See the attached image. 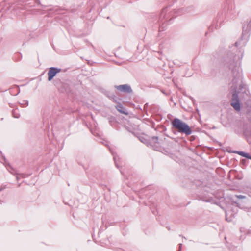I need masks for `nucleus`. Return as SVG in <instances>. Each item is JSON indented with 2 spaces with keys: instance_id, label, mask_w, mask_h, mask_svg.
I'll use <instances>...</instances> for the list:
<instances>
[{
  "instance_id": "f257e3e1",
  "label": "nucleus",
  "mask_w": 251,
  "mask_h": 251,
  "mask_svg": "<svg viewBox=\"0 0 251 251\" xmlns=\"http://www.w3.org/2000/svg\"><path fill=\"white\" fill-rule=\"evenodd\" d=\"M171 123L172 126L180 133L189 135L192 132L189 126L186 123L178 118H175Z\"/></svg>"
},
{
  "instance_id": "f03ea898",
  "label": "nucleus",
  "mask_w": 251,
  "mask_h": 251,
  "mask_svg": "<svg viewBox=\"0 0 251 251\" xmlns=\"http://www.w3.org/2000/svg\"><path fill=\"white\" fill-rule=\"evenodd\" d=\"M230 68L232 69L233 74L234 75H235L234 78L232 80L233 84H236L238 82L241 81L242 71L240 68V62H236L235 65L231 64L230 65Z\"/></svg>"
},
{
  "instance_id": "7ed1b4c3",
  "label": "nucleus",
  "mask_w": 251,
  "mask_h": 251,
  "mask_svg": "<svg viewBox=\"0 0 251 251\" xmlns=\"http://www.w3.org/2000/svg\"><path fill=\"white\" fill-rule=\"evenodd\" d=\"M232 87H233V90L235 91V92H236V86L235 85L233 86ZM231 105L236 111H239L240 110V104L239 102V99L237 94L236 93L233 94Z\"/></svg>"
},
{
  "instance_id": "20e7f679",
  "label": "nucleus",
  "mask_w": 251,
  "mask_h": 251,
  "mask_svg": "<svg viewBox=\"0 0 251 251\" xmlns=\"http://www.w3.org/2000/svg\"><path fill=\"white\" fill-rule=\"evenodd\" d=\"M61 71V69L55 68V67H50L49 69V70L48 73V80H51L56 75L59 73Z\"/></svg>"
},
{
  "instance_id": "39448f33",
  "label": "nucleus",
  "mask_w": 251,
  "mask_h": 251,
  "mask_svg": "<svg viewBox=\"0 0 251 251\" xmlns=\"http://www.w3.org/2000/svg\"><path fill=\"white\" fill-rule=\"evenodd\" d=\"M116 87L117 89L121 92L128 93H130L132 92V89L130 86L127 84L120 85L116 86Z\"/></svg>"
},
{
  "instance_id": "423d86ee",
  "label": "nucleus",
  "mask_w": 251,
  "mask_h": 251,
  "mask_svg": "<svg viewBox=\"0 0 251 251\" xmlns=\"http://www.w3.org/2000/svg\"><path fill=\"white\" fill-rule=\"evenodd\" d=\"M244 38V35H243L241 40L237 42H236L235 44L237 47H238L239 46H244L246 44L247 41H248V36L247 35V36L246 38Z\"/></svg>"
},
{
  "instance_id": "0eeeda50",
  "label": "nucleus",
  "mask_w": 251,
  "mask_h": 251,
  "mask_svg": "<svg viewBox=\"0 0 251 251\" xmlns=\"http://www.w3.org/2000/svg\"><path fill=\"white\" fill-rule=\"evenodd\" d=\"M238 153L242 156L245 157L247 158L251 159V156H250L249 154L243 152V151H238Z\"/></svg>"
},
{
  "instance_id": "6e6552de",
  "label": "nucleus",
  "mask_w": 251,
  "mask_h": 251,
  "mask_svg": "<svg viewBox=\"0 0 251 251\" xmlns=\"http://www.w3.org/2000/svg\"><path fill=\"white\" fill-rule=\"evenodd\" d=\"M25 175L23 174H16V177L17 180H18L21 177H25Z\"/></svg>"
},
{
  "instance_id": "1a4fd4ad",
  "label": "nucleus",
  "mask_w": 251,
  "mask_h": 251,
  "mask_svg": "<svg viewBox=\"0 0 251 251\" xmlns=\"http://www.w3.org/2000/svg\"><path fill=\"white\" fill-rule=\"evenodd\" d=\"M16 112H17L16 110H14L13 111V116L15 118H18L19 117V115L18 114H17Z\"/></svg>"
},
{
  "instance_id": "9d476101",
  "label": "nucleus",
  "mask_w": 251,
  "mask_h": 251,
  "mask_svg": "<svg viewBox=\"0 0 251 251\" xmlns=\"http://www.w3.org/2000/svg\"><path fill=\"white\" fill-rule=\"evenodd\" d=\"M21 104L23 105L24 106H27L28 105V101L24 100L23 103H21Z\"/></svg>"
},
{
  "instance_id": "9b49d317",
  "label": "nucleus",
  "mask_w": 251,
  "mask_h": 251,
  "mask_svg": "<svg viewBox=\"0 0 251 251\" xmlns=\"http://www.w3.org/2000/svg\"><path fill=\"white\" fill-rule=\"evenodd\" d=\"M235 197L239 199H245L246 197L243 195H235Z\"/></svg>"
},
{
  "instance_id": "f8f14e48",
  "label": "nucleus",
  "mask_w": 251,
  "mask_h": 251,
  "mask_svg": "<svg viewBox=\"0 0 251 251\" xmlns=\"http://www.w3.org/2000/svg\"><path fill=\"white\" fill-rule=\"evenodd\" d=\"M152 140L155 142L158 140V137H153Z\"/></svg>"
},
{
  "instance_id": "ddd939ff",
  "label": "nucleus",
  "mask_w": 251,
  "mask_h": 251,
  "mask_svg": "<svg viewBox=\"0 0 251 251\" xmlns=\"http://www.w3.org/2000/svg\"><path fill=\"white\" fill-rule=\"evenodd\" d=\"M118 109V110L119 111H120L121 113H125L124 111H122V110H120V109Z\"/></svg>"
},
{
  "instance_id": "4468645a",
  "label": "nucleus",
  "mask_w": 251,
  "mask_h": 251,
  "mask_svg": "<svg viewBox=\"0 0 251 251\" xmlns=\"http://www.w3.org/2000/svg\"><path fill=\"white\" fill-rule=\"evenodd\" d=\"M226 217H227V214H228V213L226 212Z\"/></svg>"
},
{
  "instance_id": "2eb2a0df",
  "label": "nucleus",
  "mask_w": 251,
  "mask_h": 251,
  "mask_svg": "<svg viewBox=\"0 0 251 251\" xmlns=\"http://www.w3.org/2000/svg\"><path fill=\"white\" fill-rule=\"evenodd\" d=\"M179 246H180V248H181V247L182 246V244H179Z\"/></svg>"
}]
</instances>
